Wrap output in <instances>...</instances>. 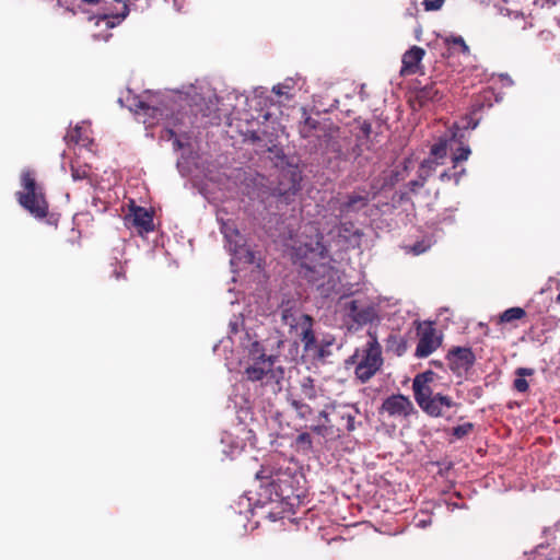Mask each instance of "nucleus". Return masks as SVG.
I'll return each instance as SVG.
<instances>
[{
    "label": "nucleus",
    "mask_w": 560,
    "mask_h": 560,
    "mask_svg": "<svg viewBox=\"0 0 560 560\" xmlns=\"http://www.w3.org/2000/svg\"><path fill=\"white\" fill-rule=\"evenodd\" d=\"M145 8L149 7V0H144Z\"/></svg>",
    "instance_id": "obj_50"
},
{
    "label": "nucleus",
    "mask_w": 560,
    "mask_h": 560,
    "mask_svg": "<svg viewBox=\"0 0 560 560\" xmlns=\"http://www.w3.org/2000/svg\"><path fill=\"white\" fill-rule=\"evenodd\" d=\"M106 275L109 279L114 278L117 281L126 279V270L120 261L114 259L106 269Z\"/></svg>",
    "instance_id": "obj_29"
},
{
    "label": "nucleus",
    "mask_w": 560,
    "mask_h": 560,
    "mask_svg": "<svg viewBox=\"0 0 560 560\" xmlns=\"http://www.w3.org/2000/svg\"><path fill=\"white\" fill-rule=\"evenodd\" d=\"M431 154L435 158H443L446 155V144L445 143H436L431 148Z\"/></svg>",
    "instance_id": "obj_38"
},
{
    "label": "nucleus",
    "mask_w": 560,
    "mask_h": 560,
    "mask_svg": "<svg viewBox=\"0 0 560 560\" xmlns=\"http://www.w3.org/2000/svg\"><path fill=\"white\" fill-rule=\"evenodd\" d=\"M125 224L135 228L139 234L154 231L153 213L139 206L132 205L125 217Z\"/></svg>",
    "instance_id": "obj_11"
},
{
    "label": "nucleus",
    "mask_w": 560,
    "mask_h": 560,
    "mask_svg": "<svg viewBox=\"0 0 560 560\" xmlns=\"http://www.w3.org/2000/svg\"><path fill=\"white\" fill-rule=\"evenodd\" d=\"M295 88V81L292 78H287L283 82L275 85L272 92L280 98L290 101L294 97L293 90Z\"/></svg>",
    "instance_id": "obj_26"
},
{
    "label": "nucleus",
    "mask_w": 560,
    "mask_h": 560,
    "mask_svg": "<svg viewBox=\"0 0 560 560\" xmlns=\"http://www.w3.org/2000/svg\"><path fill=\"white\" fill-rule=\"evenodd\" d=\"M174 144H176L178 148L182 147L179 140H177V139L174 141Z\"/></svg>",
    "instance_id": "obj_48"
},
{
    "label": "nucleus",
    "mask_w": 560,
    "mask_h": 560,
    "mask_svg": "<svg viewBox=\"0 0 560 560\" xmlns=\"http://www.w3.org/2000/svg\"><path fill=\"white\" fill-rule=\"evenodd\" d=\"M425 51L419 46H412L402 55V74H415L419 69V65L423 59Z\"/></svg>",
    "instance_id": "obj_17"
},
{
    "label": "nucleus",
    "mask_w": 560,
    "mask_h": 560,
    "mask_svg": "<svg viewBox=\"0 0 560 560\" xmlns=\"http://www.w3.org/2000/svg\"><path fill=\"white\" fill-rule=\"evenodd\" d=\"M323 236L300 242L292 248L293 262L300 266V275L316 287L317 291L328 298L339 291L340 271L332 266L328 249L322 242Z\"/></svg>",
    "instance_id": "obj_1"
},
{
    "label": "nucleus",
    "mask_w": 560,
    "mask_h": 560,
    "mask_svg": "<svg viewBox=\"0 0 560 560\" xmlns=\"http://www.w3.org/2000/svg\"><path fill=\"white\" fill-rule=\"evenodd\" d=\"M231 327H232V331H233V332H236V331H237V326H236V324H232V325H231Z\"/></svg>",
    "instance_id": "obj_46"
},
{
    "label": "nucleus",
    "mask_w": 560,
    "mask_h": 560,
    "mask_svg": "<svg viewBox=\"0 0 560 560\" xmlns=\"http://www.w3.org/2000/svg\"><path fill=\"white\" fill-rule=\"evenodd\" d=\"M438 375L433 371H425L415 376L412 381V390L415 400L421 410L432 418L451 419L448 411L460 407L451 396L442 393H433L431 384L434 383Z\"/></svg>",
    "instance_id": "obj_2"
},
{
    "label": "nucleus",
    "mask_w": 560,
    "mask_h": 560,
    "mask_svg": "<svg viewBox=\"0 0 560 560\" xmlns=\"http://www.w3.org/2000/svg\"><path fill=\"white\" fill-rule=\"evenodd\" d=\"M535 370L530 368H518L515 371L517 377L513 382V388L518 393H525L528 390V383L525 380L526 376L534 375Z\"/></svg>",
    "instance_id": "obj_25"
},
{
    "label": "nucleus",
    "mask_w": 560,
    "mask_h": 560,
    "mask_svg": "<svg viewBox=\"0 0 560 560\" xmlns=\"http://www.w3.org/2000/svg\"><path fill=\"white\" fill-rule=\"evenodd\" d=\"M338 406L339 405H337L335 401L326 404L325 408L319 411L318 418L322 419L325 424L330 423L329 410L337 412Z\"/></svg>",
    "instance_id": "obj_36"
},
{
    "label": "nucleus",
    "mask_w": 560,
    "mask_h": 560,
    "mask_svg": "<svg viewBox=\"0 0 560 560\" xmlns=\"http://www.w3.org/2000/svg\"><path fill=\"white\" fill-rule=\"evenodd\" d=\"M472 430H474V424L471 422H466L464 424L453 428L452 434L456 439L460 440V439L465 438L466 435H468Z\"/></svg>",
    "instance_id": "obj_35"
},
{
    "label": "nucleus",
    "mask_w": 560,
    "mask_h": 560,
    "mask_svg": "<svg viewBox=\"0 0 560 560\" xmlns=\"http://www.w3.org/2000/svg\"><path fill=\"white\" fill-rule=\"evenodd\" d=\"M383 365L382 348L376 338L368 341L362 359L358 362L354 374L361 383L370 381Z\"/></svg>",
    "instance_id": "obj_8"
},
{
    "label": "nucleus",
    "mask_w": 560,
    "mask_h": 560,
    "mask_svg": "<svg viewBox=\"0 0 560 560\" xmlns=\"http://www.w3.org/2000/svg\"><path fill=\"white\" fill-rule=\"evenodd\" d=\"M281 322L290 328V332L298 331L299 327L306 320H311L310 315L302 313L298 304L293 301H287L281 304Z\"/></svg>",
    "instance_id": "obj_14"
},
{
    "label": "nucleus",
    "mask_w": 560,
    "mask_h": 560,
    "mask_svg": "<svg viewBox=\"0 0 560 560\" xmlns=\"http://www.w3.org/2000/svg\"><path fill=\"white\" fill-rule=\"evenodd\" d=\"M450 370L457 376L467 373L476 362V355L471 348L453 347L446 354Z\"/></svg>",
    "instance_id": "obj_9"
},
{
    "label": "nucleus",
    "mask_w": 560,
    "mask_h": 560,
    "mask_svg": "<svg viewBox=\"0 0 560 560\" xmlns=\"http://www.w3.org/2000/svg\"><path fill=\"white\" fill-rule=\"evenodd\" d=\"M314 319L311 317V320H306L303 323L301 327H299L298 331H294L296 336L300 337L303 348L305 352H314L318 357H324V349L318 345L315 332L313 330Z\"/></svg>",
    "instance_id": "obj_15"
},
{
    "label": "nucleus",
    "mask_w": 560,
    "mask_h": 560,
    "mask_svg": "<svg viewBox=\"0 0 560 560\" xmlns=\"http://www.w3.org/2000/svg\"><path fill=\"white\" fill-rule=\"evenodd\" d=\"M249 139L253 141V142H256V141H259L260 140V137L258 136V133L256 131H252L250 135H249Z\"/></svg>",
    "instance_id": "obj_44"
},
{
    "label": "nucleus",
    "mask_w": 560,
    "mask_h": 560,
    "mask_svg": "<svg viewBox=\"0 0 560 560\" xmlns=\"http://www.w3.org/2000/svg\"><path fill=\"white\" fill-rule=\"evenodd\" d=\"M386 350L400 357L407 350V341L398 334H390L386 339Z\"/></svg>",
    "instance_id": "obj_23"
},
{
    "label": "nucleus",
    "mask_w": 560,
    "mask_h": 560,
    "mask_svg": "<svg viewBox=\"0 0 560 560\" xmlns=\"http://www.w3.org/2000/svg\"><path fill=\"white\" fill-rule=\"evenodd\" d=\"M21 184L24 190L16 192L19 203L34 218H46L49 206L43 191V187L36 182L35 172L32 170L23 171L21 175Z\"/></svg>",
    "instance_id": "obj_5"
},
{
    "label": "nucleus",
    "mask_w": 560,
    "mask_h": 560,
    "mask_svg": "<svg viewBox=\"0 0 560 560\" xmlns=\"http://www.w3.org/2000/svg\"><path fill=\"white\" fill-rule=\"evenodd\" d=\"M289 402L300 419L306 420L314 413L312 407L301 398H291Z\"/></svg>",
    "instance_id": "obj_27"
},
{
    "label": "nucleus",
    "mask_w": 560,
    "mask_h": 560,
    "mask_svg": "<svg viewBox=\"0 0 560 560\" xmlns=\"http://www.w3.org/2000/svg\"><path fill=\"white\" fill-rule=\"evenodd\" d=\"M343 319L349 328L359 329L377 318V310L373 302L366 298L346 301L342 304Z\"/></svg>",
    "instance_id": "obj_7"
},
{
    "label": "nucleus",
    "mask_w": 560,
    "mask_h": 560,
    "mask_svg": "<svg viewBox=\"0 0 560 560\" xmlns=\"http://www.w3.org/2000/svg\"><path fill=\"white\" fill-rule=\"evenodd\" d=\"M135 110L136 113H140L142 112L144 115H148L152 118H155L158 113H160V109L154 107V106H151L149 105L148 103L143 102V101H137L135 104Z\"/></svg>",
    "instance_id": "obj_31"
},
{
    "label": "nucleus",
    "mask_w": 560,
    "mask_h": 560,
    "mask_svg": "<svg viewBox=\"0 0 560 560\" xmlns=\"http://www.w3.org/2000/svg\"><path fill=\"white\" fill-rule=\"evenodd\" d=\"M382 410L389 417L408 418L416 412L415 406L409 397L401 394H394L387 397L382 404Z\"/></svg>",
    "instance_id": "obj_12"
},
{
    "label": "nucleus",
    "mask_w": 560,
    "mask_h": 560,
    "mask_svg": "<svg viewBox=\"0 0 560 560\" xmlns=\"http://www.w3.org/2000/svg\"><path fill=\"white\" fill-rule=\"evenodd\" d=\"M276 357L253 361L246 366L244 375L250 382H259L261 386L268 387L272 393L281 389L280 382L283 378V369L273 368Z\"/></svg>",
    "instance_id": "obj_6"
},
{
    "label": "nucleus",
    "mask_w": 560,
    "mask_h": 560,
    "mask_svg": "<svg viewBox=\"0 0 560 560\" xmlns=\"http://www.w3.org/2000/svg\"><path fill=\"white\" fill-rule=\"evenodd\" d=\"M83 1L89 4H97L101 0H83Z\"/></svg>",
    "instance_id": "obj_45"
},
{
    "label": "nucleus",
    "mask_w": 560,
    "mask_h": 560,
    "mask_svg": "<svg viewBox=\"0 0 560 560\" xmlns=\"http://www.w3.org/2000/svg\"><path fill=\"white\" fill-rule=\"evenodd\" d=\"M360 130L363 133V136L369 139L372 133V125L368 120H364L360 125Z\"/></svg>",
    "instance_id": "obj_41"
},
{
    "label": "nucleus",
    "mask_w": 560,
    "mask_h": 560,
    "mask_svg": "<svg viewBox=\"0 0 560 560\" xmlns=\"http://www.w3.org/2000/svg\"><path fill=\"white\" fill-rule=\"evenodd\" d=\"M465 173V168H462L460 172H451V171H444L443 173H441L440 175V180L441 182H448L451 179H454L456 184L459 183V179L462 177V175Z\"/></svg>",
    "instance_id": "obj_37"
},
{
    "label": "nucleus",
    "mask_w": 560,
    "mask_h": 560,
    "mask_svg": "<svg viewBox=\"0 0 560 560\" xmlns=\"http://www.w3.org/2000/svg\"><path fill=\"white\" fill-rule=\"evenodd\" d=\"M526 311L522 307L515 306L505 310L499 315L498 324H512L515 320H521L526 317Z\"/></svg>",
    "instance_id": "obj_24"
},
{
    "label": "nucleus",
    "mask_w": 560,
    "mask_h": 560,
    "mask_svg": "<svg viewBox=\"0 0 560 560\" xmlns=\"http://www.w3.org/2000/svg\"><path fill=\"white\" fill-rule=\"evenodd\" d=\"M431 523H432L431 518L422 520V521H420V522L418 523V526H420V527H427V526L431 525Z\"/></svg>",
    "instance_id": "obj_43"
},
{
    "label": "nucleus",
    "mask_w": 560,
    "mask_h": 560,
    "mask_svg": "<svg viewBox=\"0 0 560 560\" xmlns=\"http://www.w3.org/2000/svg\"><path fill=\"white\" fill-rule=\"evenodd\" d=\"M444 3V0H423V5L427 11L439 10Z\"/></svg>",
    "instance_id": "obj_39"
},
{
    "label": "nucleus",
    "mask_w": 560,
    "mask_h": 560,
    "mask_svg": "<svg viewBox=\"0 0 560 560\" xmlns=\"http://www.w3.org/2000/svg\"><path fill=\"white\" fill-rule=\"evenodd\" d=\"M556 301L558 304H560V293L557 295Z\"/></svg>",
    "instance_id": "obj_49"
},
{
    "label": "nucleus",
    "mask_w": 560,
    "mask_h": 560,
    "mask_svg": "<svg viewBox=\"0 0 560 560\" xmlns=\"http://www.w3.org/2000/svg\"><path fill=\"white\" fill-rule=\"evenodd\" d=\"M221 232L224 235L229 244V250L240 259L243 252L245 253L244 258L245 262L252 264L254 261V254L244 248L245 241L240 231L236 229L233 222H223L221 225Z\"/></svg>",
    "instance_id": "obj_10"
},
{
    "label": "nucleus",
    "mask_w": 560,
    "mask_h": 560,
    "mask_svg": "<svg viewBox=\"0 0 560 560\" xmlns=\"http://www.w3.org/2000/svg\"><path fill=\"white\" fill-rule=\"evenodd\" d=\"M338 234L351 246L358 245L362 236L361 231L355 229L352 222L340 223L338 226Z\"/></svg>",
    "instance_id": "obj_21"
},
{
    "label": "nucleus",
    "mask_w": 560,
    "mask_h": 560,
    "mask_svg": "<svg viewBox=\"0 0 560 560\" xmlns=\"http://www.w3.org/2000/svg\"><path fill=\"white\" fill-rule=\"evenodd\" d=\"M445 44L451 52L468 54L469 48L462 36H452L445 39Z\"/></svg>",
    "instance_id": "obj_28"
},
{
    "label": "nucleus",
    "mask_w": 560,
    "mask_h": 560,
    "mask_svg": "<svg viewBox=\"0 0 560 560\" xmlns=\"http://www.w3.org/2000/svg\"><path fill=\"white\" fill-rule=\"evenodd\" d=\"M256 479L260 482L259 495L266 500L285 501L294 495V477L288 470L261 466L256 472Z\"/></svg>",
    "instance_id": "obj_4"
},
{
    "label": "nucleus",
    "mask_w": 560,
    "mask_h": 560,
    "mask_svg": "<svg viewBox=\"0 0 560 560\" xmlns=\"http://www.w3.org/2000/svg\"><path fill=\"white\" fill-rule=\"evenodd\" d=\"M299 190L300 186L295 180L291 183L288 189H282L281 187L277 188L278 196L281 197L285 203H289Z\"/></svg>",
    "instance_id": "obj_30"
},
{
    "label": "nucleus",
    "mask_w": 560,
    "mask_h": 560,
    "mask_svg": "<svg viewBox=\"0 0 560 560\" xmlns=\"http://www.w3.org/2000/svg\"><path fill=\"white\" fill-rule=\"evenodd\" d=\"M433 363H434V365H435V366H438V368H442V365H443L441 362H438V361H434Z\"/></svg>",
    "instance_id": "obj_47"
},
{
    "label": "nucleus",
    "mask_w": 560,
    "mask_h": 560,
    "mask_svg": "<svg viewBox=\"0 0 560 560\" xmlns=\"http://www.w3.org/2000/svg\"><path fill=\"white\" fill-rule=\"evenodd\" d=\"M443 92L436 86V83L432 82L419 89L416 92V103L419 107H423L429 103H435L441 101Z\"/></svg>",
    "instance_id": "obj_19"
},
{
    "label": "nucleus",
    "mask_w": 560,
    "mask_h": 560,
    "mask_svg": "<svg viewBox=\"0 0 560 560\" xmlns=\"http://www.w3.org/2000/svg\"><path fill=\"white\" fill-rule=\"evenodd\" d=\"M300 390L303 400L314 401L318 398L320 388L315 386V381L311 376L303 377L300 382Z\"/></svg>",
    "instance_id": "obj_22"
},
{
    "label": "nucleus",
    "mask_w": 560,
    "mask_h": 560,
    "mask_svg": "<svg viewBox=\"0 0 560 560\" xmlns=\"http://www.w3.org/2000/svg\"><path fill=\"white\" fill-rule=\"evenodd\" d=\"M370 202L369 194L351 192L346 196V199L340 202L338 210L340 214L347 215L349 213H357L365 208Z\"/></svg>",
    "instance_id": "obj_16"
},
{
    "label": "nucleus",
    "mask_w": 560,
    "mask_h": 560,
    "mask_svg": "<svg viewBox=\"0 0 560 560\" xmlns=\"http://www.w3.org/2000/svg\"><path fill=\"white\" fill-rule=\"evenodd\" d=\"M318 121L312 117H306L300 127V133L303 138L312 136V131L317 128Z\"/></svg>",
    "instance_id": "obj_33"
},
{
    "label": "nucleus",
    "mask_w": 560,
    "mask_h": 560,
    "mask_svg": "<svg viewBox=\"0 0 560 560\" xmlns=\"http://www.w3.org/2000/svg\"><path fill=\"white\" fill-rule=\"evenodd\" d=\"M442 345V336L438 335L432 324L427 325L419 332V341L415 355L417 358H427L432 354Z\"/></svg>",
    "instance_id": "obj_13"
},
{
    "label": "nucleus",
    "mask_w": 560,
    "mask_h": 560,
    "mask_svg": "<svg viewBox=\"0 0 560 560\" xmlns=\"http://www.w3.org/2000/svg\"><path fill=\"white\" fill-rule=\"evenodd\" d=\"M71 176L74 180H81L88 177V172L79 167H71Z\"/></svg>",
    "instance_id": "obj_40"
},
{
    "label": "nucleus",
    "mask_w": 560,
    "mask_h": 560,
    "mask_svg": "<svg viewBox=\"0 0 560 560\" xmlns=\"http://www.w3.org/2000/svg\"><path fill=\"white\" fill-rule=\"evenodd\" d=\"M312 430L317 434L324 435V433L326 432V424L324 423L322 425L313 427Z\"/></svg>",
    "instance_id": "obj_42"
},
{
    "label": "nucleus",
    "mask_w": 560,
    "mask_h": 560,
    "mask_svg": "<svg viewBox=\"0 0 560 560\" xmlns=\"http://www.w3.org/2000/svg\"><path fill=\"white\" fill-rule=\"evenodd\" d=\"M436 166L438 163L434 161L424 160L418 168L417 178L408 183L409 190L413 194L418 192V190L425 185L428 179L435 172Z\"/></svg>",
    "instance_id": "obj_18"
},
{
    "label": "nucleus",
    "mask_w": 560,
    "mask_h": 560,
    "mask_svg": "<svg viewBox=\"0 0 560 560\" xmlns=\"http://www.w3.org/2000/svg\"><path fill=\"white\" fill-rule=\"evenodd\" d=\"M337 415L346 422V430L349 433L353 432L357 427L361 424V422H357V417L360 415V410L354 405H339Z\"/></svg>",
    "instance_id": "obj_20"
},
{
    "label": "nucleus",
    "mask_w": 560,
    "mask_h": 560,
    "mask_svg": "<svg viewBox=\"0 0 560 560\" xmlns=\"http://www.w3.org/2000/svg\"><path fill=\"white\" fill-rule=\"evenodd\" d=\"M249 355H250L253 361L262 360V359H270V357H271V355H267L265 353L264 347L258 341H254L250 345Z\"/></svg>",
    "instance_id": "obj_32"
},
{
    "label": "nucleus",
    "mask_w": 560,
    "mask_h": 560,
    "mask_svg": "<svg viewBox=\"0 0 560 560\" xmlns=\"http://www.w3.org/2000/svg\"><path fill=\"white\" fill-rule=\"evenodd\" d=\"M470 153L471 151L468 145H460L459 148H457L452 156L454 168L456 167L457 163L466 161L469 158Z\"/></svg>",
    "instance_id": "obj_34"
},
{
    "label": "nucleus",
    "mask_w": 560,
    "mask_h": 560,
    "mask_svg": "<svg viewBox=\"0 0 560 560\" xmlns=\"http://www.w3.org/2000/svg\"><path fill=\"white\" fill-rule=\"evenodd\" d=\"M218 103L219 100L215 95L205 97L200 94H195L189 97L185 106L174 114L173 126L191 128L208 124H219L221 117L218 114Z\"/></svg>",
    "instance_id": "obj_3"
}]
</instances>
